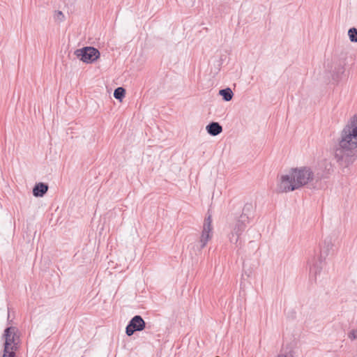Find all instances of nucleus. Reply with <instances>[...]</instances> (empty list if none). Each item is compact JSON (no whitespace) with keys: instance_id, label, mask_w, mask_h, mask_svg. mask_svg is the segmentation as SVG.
Wrapping results in <instances>:
<instances>
[{"instance_id":"f257e3e1","label":"nucleus","mask_w":357,"mask_h":357,"mask_svg":"<svg viewBox=\"0 0 357 357\" xmlns=\"http://www.w3.org/2000/svg\"><path fill=\"white\" fill-rule=\"evenodd\" d=\"M335 158L344 168L348 167L357 159V114L350 119L341 131L335 149Z\"/></svg>"},{"instance_id":"f03ea898","label":"nucleus","mask_w":357,"mask_h":357,"mask_svg":"<svg viewBox=\"0 0 357 357\" xmlns=\"http://www.w3.org/2000/svg\"><path fill=\"white\" fill-rule=\"evenodd\" d=\"M324 174L320 171H312L310 167L291 168L289 173L282 175L278 184V192H292L301 188L310 185L312 188H317Z\"/></svg>"},{"instance_id":"7ed1b4c3","label":"nucleus","mask_w":357,"mask_h":357,"mask_svg":"<svg viewBox=\"0 0 357 357\" xmlns=\"http://www.w3.org/2000/svg\"><path fill=\"white\" fill-rule=\"evenodd\" d=\"M333 240L331 236H327L320 246L319 255L314 257L312 266L310 269V280L317 281V278L320 275L324 266L326 265V259L329 255H332L333 250Z\"/></svg>"},{"instance_id":"20e7f679","label":"nucleus","mask_w":357,"mask_h":357,"mask_svg":"<svg viewBox=\"0 0 357 357\" xmlns=\"http://www.w3.org/2000/svg\"><path fill=\"white\" fill-rule=\"evenodd\" d=\"M250 222L249 220L242 218V217L238 215L236 218L234 222L229 224V241L231 243L235 245V248L238 249V251L241 249L243 245L241 236Z\"/></svg>"},{"instance_id":"39448f33","label":"nucleus","mask_w":357,"mask_h":357,"mask_svg":"<svg viewBox=\"0 0 357 357\" xmlns=\"http://www.w3.org/2000/svg\"><path fill=\"white\" fill-rule=\"evenodd\" d=\"M18 329L14 326H8L4 330L3 337L5 340L3 350L16 352L19 347L20 336Z\"/></svg>"},{"instance_id":"423d86ee","label":"nucleus","mask_w":357,"mask_h":357,"mask_svg":"<svg viewBox=\"0 0 357 357\" xmlns=\"http://www.w3.org/2000/svg\"><path fill=\"white\" fill-rule=\"evenodd\" d=\"M74 54L81 61L85 63H92L96 61L100 56V51L91 46H86L77 49L74 52Z\"/></svg>"},{"instance_id":"0eeeda50","label":"nucleus","mask_w":357,"mask_h":357,"mask_svg":"<svg viewBox=\"0 0 357 357\" xmlns=\"http://www.w3.org/2000/svg\"><path fill=\"white\" fill-rule=\"evenodd\" d=\"M212 229H213V227H212L211 215H208L204 219L203 230H202V233L200 239L198 241L197 243L195 245V246H196L198 251H201L206 246L208 241L211 238Z\"/></svg>"},{"instance_id":"6e6552de","label":"nucleus","mask_w":357,"mask_h":357,"mask_svg":"<svg viewBox=\"0 0 357 357\" xmlns=\"http://www.w3.org/2000/svg\"><path fill=\"white\" fill-rule=\"evenodd\" d=\"M146 322L140 315L134 316L126 327V334L132 336L137 331H142L146 328Z\"/></svg>"},{"instance_id":"1a4fd4ad","label":"nucleus","mask_w":357,"mask_h":357,"mask_svg":"<svg viewBox=\"0 0 357 357\" xmlns=\"http://www.w3.org/2000/svg\"><path fill=\"white\" fill-rule=\"evenodd\" d=\"M344 73V67L340 63H337L334 66L333 69L331 70L332 79L338 83L342 79Z\"/></svg>"},{"instance_id":"9d476101","label":"nucleus","mask_w":357,"mask_h":357,"mask_svg":"<svg viewBox=\"0 0 357 357\" xmlns=\"http://www.w3.org/2000/svg\"><path fill=\"white\" fill-rule=\"evenodd\" d=\"M49 186L47 183L40 182L36 183L33 188V195L36 197H43L47 192Z\"/></svg>"},{"instance_id":"9b49d317","label":"nucleus","mask_w":357,"mask_h":357,"mask_svg":"<svg viewBox=\"0 0 357 357\" xmlns=\"http://www.w3.org/2000/svg\"><path fill=\"white\" fill-rule=\"evenodd\" d=\"M255 206L252 203H246L242 210L241 214L239 215L242 218H245L250 222L254 217Z\"/></svg>"},{"instance_id":"f8f14e48","label":"nucleus","mask_w":357,"mask_h":357,"mask_svg":"<svg viewBox=\"0 0 357 357\" xmlns=\"http://www.w3.org/2000/svg\"><path fill=\"white\" fill-rule=\"evenodd\" d=\"M207 132L211 136H217L222 132V127L218 122H211L206 127Z\"/></svg>"},{"instance_id":"ddd939ff","label":"nucleus","mask_w":357,"mask_h":357,"mask_svg":"<svg viewBox=\"0 0 357 357\" xmlns=\"http://www.w3.org/2000/svg\"><path fill=\"white\" fill-rule=\"evenodd\" d=\"M320 171V173H322L324 176H323V179L328 177V175L331 174V172H333V167L331 162L324 161L319 164V167L316 168L314 171Z\"/></svg>"},{"instance_id":"4468645a","label":"nucleus","mask_w":357,"mask_h":357,"mask_svg":"<svg viewBox=\"0 0 357 357\" xmlns=\"http://www.w3.org/2000/svg\"><path fill=\"white\" fill-rule=\"evenodd\" d=\"M219 95L222 96V99L225 101L228 102L232 99L234 96V93L230 88L227 87L225 89H220L219 91Z\"/></svg>"},{"instance_id":"2eb2a0df","label":"nucleus","mask_w":357,"mask_h":357,"mask_svg":"<svg viewBox=\"0 0 357 357\" xmlns=\"http://www.w3.org/2000/svg\"><path fill=\"white\" fill-rule=\"evenodd\" d=\"M126 89L123 87H117L114 91V97L120 101L125 97Z\"/></svg>"},{"instance_id":"dca6fc26","label":"nucleus","mask_w":357,"mask_h":357,"mask_svg":"<svg viewBox=\"0 0 357 357\" xmlns=\"http://www.w3.org/2000/svg\"><path fill=\"white\" fill-rule=\"evenodd\" d=\"M348 36L349 37V40L351 42L356 43L357 42V29L355 27L350 28L348 31Z\"/></svg>"},{"instance_id":"f3484780","label":"nucleus","mask_w":357,"mask_h":357,"mask_svg":"<svg viewBox=\"0 0 357 357\" xmlns=\"http://www.w3.org/2000/svg\"><path fill=\"white\" fill-rule=\"evenodd\" d=\"M54 19L59 22L63 21V20H64L63 13L60 10L56 11V13L54 14Z\"/></svg>"},{"instance_id":"a211bd4d","label":"nucleus","mask_w":357,"mask_h":357,"mask_svg":"<svg viewBox=\"0 0 357 357\" xmlns=\"http://www.w3.org/2000/svg\"><path fill=\"white\" fill-rule=\"evenodd\" d=\"M1 357H16V353L14 351H3Z\"/></svg>"},{"instance_id":"6ab92c4d","label":"nucleus","mask_w":357,"mask_h":357,"mask_svg":"<svg viewBox=\"0 0 357 357\" xmlns=\"http://www.w3.org/2000/svg\"><path fill=\"white\" fill-rule=\"evenodd\" d=\"M348 337L351 340L357 339V329H353L348 333Z\"/></svg>"},{"instance_id":"aec40b11","label":"nucleus","mask_w":357,"mask_h":357,"mask_svg":"<svg viewBox=\"0 0 357 357\" xmlns=\"http://www.w3.org/2000/svg\"><path fill=\"white\" fill-rule=\"evenodd\" d=\"M277 357H287V356L286 355H283V354H280Z\"/></svg>"},{"instance_id":"412c9836","label":"nucleus","mask_w":357,"mask_h":357,"mask_svg":"<svg viewBox=\"0 0 357 357\" xmlns=\"http://www.w3.org/2000/svg\"><path fill=\"white\" fill-rule=\"evenodd\" d=\"M215 357H220V356H215Z\"/></svg>"}]
</instances>
